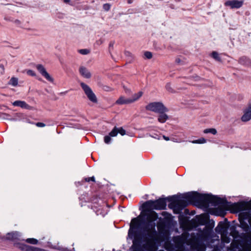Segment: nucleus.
Segmentation results:
<instances>
[{"label": "nucleus", "instance_id": "nucleus-49", "mask_svg": "<svg viewBox=\"0 0 251 251\" xmlns=\"http://www.w3.org/2000/svg\"><path fill=\"white\" fill-rule=\"evenodd\" d=\"M147 135H149V136L155 139L156 138V134L154 133L153 135V134H151V133H149L147 134Z\"/></svg>", "mask_w": 251, "mask_h": 251}, {"label": "nucleus", "instance_id": "nucleus-47", "mask_svg": "<svg viewBox=\"0 0 251 251\" xmlns=\"http://www.w3.org/2000/svg\"><path fill=\"white\" fill-rule=\"evenodd\" d=\"M16 25H19L21 24V21L19 20H13V22Z\"/></svg>", "mask_w": 251, "mask_h": 251}, {"label": "nucleus", "instance_id": "nucleus-18", "mask_svg": "<svg viewBox=\"0 0 251 251\" xmlns=\"http://www.w3.org/2000/svg\"><path fill=\"white\" fill-rule=\"evenodd\" d=\"M12 105L14 106L19 107L22 109H25L27 110H30L31 106L26 103L25 101L22 100H16L12 102Z\"/></svg>", "mask_w": 251, "mask_h": 251}, {"label": "nucleus", "instance_id": "nucleus-5", "mask_svg": "<svg viewBox=\"0 0 251 251\" xmlns=\"http://www.w3.org/2000/svg\"><path fill=\"white\" fill-rule=\"evenodd\" d=\"M230 247L231 251H251V237L246 236L241 240H234Z\"/></svg>", "mask_w": 251, "mask_h": 251}, {"label": "nucleus", "instance_id": "nucleus-57", "mask_svg": "<svg viewBox=\"0 0 251 251\" xmlns=\"http://www.w3.org/2000/svg\"><path fill=\"white\" fill-rule=\"evenodd\" d=\"M163 138L166 141H169L170 140L169 137L165 136V135L163 136Z\"/></svg>", "mask_w": 251, "mask_h": 251}, {"label": "nucleus", "instance_id": "nucleus-60", "mask_svg": "<svg viewBox=\"0 0 251 251\" xmlns=\"http://www.w3.org/2000/svg\"><path fill=\"white\" fill-rule=\"evenodd\" d=\"M63 1L65 3H68V2H70V0H63Z\"/></svg>", "mask_w": 251, "mask_h": 251}, {"label": "nucleus", "instance_id": "nucleus-12", "mask_svg": "<svg viewBox=\"0 0 251 251\" xmlns=\"http://www.w3.org/2000/svg\"><path fill=\"white\" fill-rule=\"evenodd\" d=\"M191 247L196 251H205L206 246L204 243H201L196 240L191 239L190 241Z\"/></svg>", "mask_w": 251, "mask_h": 251}, {"label": "nucleus", "instance_id": "nucleus-11", "mask_svg": "<svg viewBox=\"0 0 251 251\" xmlns=\"http://www.w3.org/2000/svg\"><path fill=\"white\" fill-rule=\"evenodd\" d=\"M23 117V115L21 113H17L13 115H11L5 113L0 112V118L3 120L18 121L20 120Z\"/></svg>", "mask_w": 251, "mask_h": 251}, {"label": "nucleus", "instance_id": "nucleus-30", "mask_svg": "<svg viewBox=\"0 0 251 251\" xmlns=\"http://www.w3.org/2000/svg\"><path fill=\"white\" fill-rule=\"evenodd\" d=\"M211 56L216 61H221V58L217 52L215 51H213L211 53Z\"/></svg>", "mask_w": 251, "mask_h": 251}, {"label": "nucleus", "instance_id": "nucleus-48", "mask_svg": "<svg viewBox=\"0 0 251 251\" xmlns=\"http://www.w3.org/2000/svg\"><path fill=\"white\" fill-rule=\"evenodd\" d=\"M114 44V41H111L109 44V48H113Z\"/></svg>", "mask_w": 251, "mask_h": 251}, {"label": "nucleus", "instance_id": "nucleus-17", "mask_svg": "<svg viewBox=\"0 0 251 251\" xmlns=\"http://www.w3.org/2000/svg\"><path fill=\"white\" fill-rule=\"evenodd\" d=\"M118 133H120L121 135L124 136L126 134V131L122 127L118 128L115 126L111 132H109V135L112 137H115Z\"/></svg>", "mask_w": 251, "mask_h": 251}, {"label": "nucleus", "instance_id": "nucleus-53", "mask_svg": "<svg viewBox=\"0 0 251 251\" xmlns=\"http://www.w3.org/2000/svg\"><path fill=\"white\" fill-rule=\"evenodd\" d=\"M224 242L226 243H229L230 242V239L228 237H226L225 240H224Z\"/></svg>", "mask_w": 251, "mask_h": 251}, {"label": "nucleus", "instance_id": "nucleus-50", "mask_svg": "<svg viewBox=\"0 0 251 251\" xmlns=\"http://www.w3.org/2000/svg\"><path fill=\"white\" fill-rule=\"evenodd\" d=\"M176 62L177 64H182L181 63V59H180V58H176Z\"/></svg>", "mask_w": 251, "mask_h": 251}, {"label": "nucleus", "instance_id": "nucleus-14", "mask_svg": "<svg viewBox=\"0 0 251 251\" xmlns=\"http://www.w3.org/2000/svg\"><path fill=\"white\" fill-rule=\"evenodd\" d=\"M243 0H228L225 2L226 6H229L231 9L239 8L243 5Z\"/></svg>", "mask_w": 251, "mask_h": 251}, {"label": "nucleus", "instance_id": "nucleus-41", "mask_svg": "<svg viewBox=\"0 0 251 251\" xmlns=\"http://www.w3.org/2000/svg\"><path fill=\"white\" fill-rule=\"evenodd\" d=\"M84 179L86 182H89L90 181L95 182V178L94 176L90 177H86L84 178Z\"/></svg>", "mask_w": 251, "mask_h": 251}, {"label": "nucleus", "instance_id": "nucleus-23", "mask_svg": "<svg viewBox=\"0 0 251 251\" xmlns=\"http://www.w3.org/2000/svg\"><path fill=\"white\" fill-rule=\"evenodd\" d=\"M199 226L198 219L196 216L195 218L192 219L191 220H189V224L187 226V227L191 229L196 228Z\"/></svg>", "mask_w": 251, "mask_h": 251}, {"label": "nucleus", "instance_id": "nucleus-37", "mask_svg": "<svg viewBox=\"0 0 251 251\" xmlns=\"http://www.w3.org/2000/svg\"><path fill=\"white\" fill-rule=\"evenodd\" d=\"M26 74L28 75L32 76H36V74L35 72L32 70H28L26 71Z\"/></svg>", "mask_w": 251, "mask_h": 251}, {"label": "nucleus", "instance_id": "nucleus-36", "mask_svg": "<svg viewBox=\"0 0 251 251\" xmlns=\"http://www.w3.org/2000/svg\"><path fill=\"white\" fill-rule=\"evenodd\" d=\"M79 53L83 55H86L90 52L88 49H81L78 50Z\"/></svg>", "mask_w": 251, "mask_h": 251}, {"label": "nucleus", "instance_id": "nucleus-42", "mask_svg": "<svg viewBox=\"0 0 251 251\" xmlns=\"http://www.w3.org/2000/svg\"><path fill=\"white\" fill-rule=\"evenodd\" d=\"M166 88L167 89V90L170 92H173V89L170 86V84H167V85H166Z\"/></svg>", "mask_w": 251, "mask_h": 251}, {"label": "nucleus", "instance_id": "nucleus-52", "mask_svg": "<svg viewBox=\"0 0 251 251\" xmlns=\"http://www.w3.org/2000/svg\"><path fill=\"white\" fill-rule=\"evenodd\" d=\"M184 213L185 215H188L189 214V211L188 209H185L184 210Z\"/></svg>", "mask_w": 251, "mask_h": 251}, {"label": "nucleus", "instance_id": "nucleus-6", "mask_svg": "<svg viewBox=\"0 0 251 251\" xmlns=\"http://www.w3.org/2000/svg\"><path fill=\"white\" fill-rule=\"evenodd\" d=\"M195 232H192L189 234L188 232H185L181 236H176L174 238L175 245L171 244L169 248H179L185 247V243L191 246L190 241L193 237V234Z\"/></svg>", "mask_w": 251, "mask_h": 251}, {"label": "nucleus", "instance_id": "nucleus-3", "mask_svg": "<svg viewBox=\"0 0 251 251\" xmlns=\"http://www.w3.org/2000/svg\"><path fill=\"white\" fill-rule=\"evenodd\" d=\"M214 221L213 220L207 219L206 226L201 230V228L197 229L198 232L193 234L192 239L204 243L211 237L212 229L214 226Z\"/></svg>", "mask_w": 251, "mask_h": 251}, {"label": "nucleus", "instance_id": "nucleus-39", "mask_svg": "<svg viewBox=\"0 0 251 251\" xmlns=\"http://www.w3.org/2000/svg\"><path fill=\"white\" fill-rule=\"evenodd\" d=\"M158 110H167L162 103L158 102Z\"/></svg>", "mask_w": 251, "mask_h": 251}, {"label": "nucleus", "instance_id": "nucleus-7", "mask_svg": "<svg viewBox=\"0 0 251 251\" xmlns=\"http://www.w3.org/2000/svg\"><path fill=\"white\" fill-rule=\"evenodd\" d=\"M143 95V92L139 91L135 93L131 98H126L124 96H121L115 102V104L118 105L128 104L138 100Z\"/></svg>", "mask_w": 251, "mask_h": 251}, {"label": "nucleus", "instance_id": "nucleus-21", "mask_svg": "<svg viewBox=\"0 0 251 251\" xmlns=\"http://www.w3.org/2000/svg\"><path fill=\"white\" fill-rule=\"evenodd\" d=\"M167 201H168L167 197L158 199V210L166 209Z\"/></svg>", "mask_w": 251, "mask_h": 251}, {"label": "nucleus", "instance_id": "nucleus-40", "mask_svg": "<svg viewBox=\"0 0 251 251\" xmlns=\"http://www.w3.org/2000/svg\"><path fill=\"white\" fill-rule=\"evenodd\" d=\"M123 88H124V91H125V93L126 94H128V95L131 94L132 92H131V90L130 89L128 88L127 87L125 86H124Z\"/></svg>", "mask_w": 251, "mask_h": 251}, {"label": "nucleus", "instance_id": "nucleus-58", "mask_svg": "<svg viewBox=\"0 0 251 251\" xmlns=\"http://www.w3.org/2000/svg\"><path fill=\"white\" fill-rule=\"evenodd\" d=\"M98 200V199L97 198H94L92 200V201H93V202H97V201Z\"/></svg>", "mask_w": 251, "mask_h": 251}, {"label": "nucleus", "instance_id": "nucleus-55", "mask_svg": "<svg viewBox=\"0 0 251 251\" xmlns=\"http://www.w3.org/2000/svg\"><path fill=\"white\" fill-rule=\"evenodd\" d=\"M90 8V6H89V5H85L84 7V10H88Z\"/></svg>", "mask_w": 251, "mask_h": 251}, {"label": "nucleus", "instance_id": "nucleus-34", "mask_svg": "<svg viewBox=\"0 0 251 251\" xmlns=\"http://www.w3.org/2000/svg\"><path fill=\"white\" fill-rule=\"evenodd\" d=\"M111 4L108 3H104L103 5V10L105 11H108L110 8H111Z\"/></svg>", "mask_w": 251, "mask_h": 251}, {"label": "nucleus", "instance_id": "nucleus-43", "mask_svg": "<svg viewBox=\"0 0 251 251\" xmlns=\"http://www.w3.org/2000/svg\"><path fill=\"white\" fill-rule=\"evenodd\" d=\"M36 125L38 127H44L46 126L44 123L41 122H38L36 123Z\"/></svg>", "mask_w": 251, "mask_h": 251}, {"label": "nucleus", "instance_id": "nucleus-56", "mask_svg": "<svg viewBox=\"0 0 251 251\" xmlns=\"http://www.w3.org/2000/svg\"><path fill=\"white\" fill-rule=\"evenodd\" d=\"M125 54L127 56H131V53L129 51H126Z\"/></svg>", "mask_w": 251, "mask_h": 251}, {"label": "nucleus", "instance_id": "nucleus-61", "mask_svg": "<svg viewBox=\"0 0 251 251\" xmlns=\"http://www.w3.org/2000/svg\"><path fill=\"white\" fill-rule=\"evenodd\" d=\"M63 251H72L71 250H69L67 248H65L63 250Z\"/></svg>", "mask_w": 251, "mask_h": 251}, {"label": "nucleus", "instance_id": "nucleus-26", "mask_svg": "<svg viewBox=\"0 0 251 251\" xmlns=\"http://www.w3.org/2000/svg\"><path fill=\"white\" fill-rule=\"evenodd\" d=\"M240 226L243 228L244 231H247L249 229V226L248 223L244 221V220H240Z\"/></svg>", "mask_w": 251, "mask_h": 251}, {"label": "nucleus", "instance_id": "nucleus-28", "mask_svg": "<svg viewBox=\"0 0 251 251\" xmlns=\"http://www.w3.org/2000/svg\"><path fill=\"white\" fill-rule=\"evenodd\" d=\"M18 84V79L17 77H12L8 82V84L13 86H16Z\"/></svg>", "mask_w": 251, "mask_h": 251}, {"label": "nucleus", "instance_id": "nucleus-33", "mask_svg": "<svg viewBox=\"0 0 251 251\" xmlns=\"http://www.w3.org/2000/svg\"><path fill=\"white\" fill-rule=\"evenodd\" d=\"M206 141V139L203 138H201L198 140H194L193 141V143H197V144H203L205 143Z\"/></svg>", "mask_w": 251, "mask_h": 251}, {"label": "nucleus", "instance_id": "nucleus-1", "mask_svg": "<svg viewBox=\"0 0 251 251\" xmlns=\"http://www.w3.org/2000/svg\"><path fill=\"white\" fill-rule=\"evenodd\" d=\"M182 198L187 201L188 205L201 204L205 207H208L210 203L215 206L221 205L224 207L231 209L234 213L247 210L251 206V200L249 202L241 201L231 203L228 202L226 198L223 199L210 194H201L196 191L185 193L183 195Z\"/></svg>", "mask_w": 251, "mask_h": 251}, {"label": "nucleus", "instance_id": "nucleus-9", "mask_svg": "<svg viewBox=\"0 0 251 251\" xmlns=\"http://www.w3.org/2000/svg\"><path fill=\"white\" fill-rule=\"evenodd\" d=\"M14 245L22 251H46L44 249L31 246L20 242L15 243Z\"/></svg>", "mask_w": 251, "mask_h": 251}, {"label": "nucleus", "instance_id": "nucleus-22", "mask_svg": "<svg viewBox=\"0 0 251 251\" xmlns=\"http://www.w3.org/2000/svg\"><path fill=\"white\" fill-rule=\"evenodd\" d=\"M158 121L161 123H164L168 118L164 111H158Z\"/></svg>", "mask_w": 251, "mask_h": 251}, {"label": "nucleus", "instance_id": "nucleus-45", "mask_svg": "<svg viewBox=\"0 0 251 251\" xmlns=\"http://www.w3.org/2000/svg\"><path fill=\"white\" fill-rule=\"evenodd\" d=\"M231 233L233 237L237 236L239 235V232L236 230V231L231 232Z\"/></svg>", "mask_w": 251, "mask_h": 251}, {"label": "nucleus", "instance_id": "nucleus-38", "mask_svg": "<svg viewBox=\"0 0 251 251\" xmlns=\"http://www.w3.org/2000/svg\"><path fill=\"white\" fill-rule=\"evenodd\" d=\"M144 55L145 57L148 59H151L152 56V53L148 51H146L145 52Z\"/></svg>", "mask_w": 251, "mask_h": 251}, {"label": "nucleus", "instance_id": "nucleus-44", "mask_svg": "<svg viewBox=\"0 0 251 251\" xmlns=\"http://www.w3.org/2000/svg\"><path fill=\"white\" fill-rule=\"evenodd\" d=\"M4 19L5 20V21H9V22H13V18H12V17H4Z\"/></svg>", "mask_w": 251, "mask_h": 251}, {"label": "nucleus", "instance_id": "nucleus-25", "mask_svg": "<svg viewBox=\"0 0 251 251\" xmlns=\"http://www.w3.org/2000/svg\"><path fill=\"white\" fill-rule=\"evenodd\" d=\"M251 119V111H246L241 117L242 122H246Z\"/></svg>", "mask_w": 251, "mask_h": 251}, {"label": "nucleus", "instance_id": "nucleus-63", "mask_svg": "<svg viewBox=\"0 0 251 251\" xmlns=\"http://www.w3.org/2000/svg\"><path fill=\"white\" fill-rule=\"evenodd\" d=\"M105 87H106L105 89V90H106L107 89L109 88V87L108 86H105Z\"/></svg>", "mask_w": 251, "mask_h": 251}, {"label": "nucleus", "instance_id": "nucleus-4", "mask_svg": "<svg viewBox=\"0 0 251 251\" xmlns=\"http://www.w3.org/2000/svg\"><path fill=\"white\" fill-rule=\"evenodd\" d=\"M168 201L170 202L168 207L173 209L175 214L181 213V210L188 205V202L182 197L180 198L176 195L167 197Z\"/></svg>", "mask_w": 251, "mask_h": 251}, {"label": "nucleus", "instance_id": "nucleus-54", "mask_svg": "<svg viewBox=\"0 0 251 251\" xmlns=\"http://www.w3.org/2000/svg\"><path fill=\"white\" fill-rule=\"evenodd\" d=\"M0 239L2 240H5V236H2L1 234V233H0Z\"/></svg>", "mask_w": 251, "mask_h": 251}, {"label": "nucleus", "instance_id": "nucleus-35", "mask_svg": "<svg viewBox=\"0 0 251 251\" xmlns=\"http://www.w3.org/2000/svg\"><path fill=\"white\" fill-rule=\"evenodd\" d=\"M111 136L109 135H106L104 137V141L105 143L108 144L110 143L111 141Z\"/></svg>", "mask_w": 251, "mask_h": 251}, {"label": "nucleus", "instance_id": "nucleus-51", "mask_svg": "<svg viewBox=\"0 0 251 251\" xmlns=\"http://www.w3.org/2000/svg\"><path fill=\"white\" fill-rule=\"evenodd\" d=\"M245 110H251V102L248 104V107Z\"/></svg>", "mask_w": 251, "mask_h": 251}, {"label": "nucleus", "instance_id": "nucleus-13", "mask_svg": "<svg viewBox=\"0 0 251 251\" xmlns=\"http://www.w3.org/2000/svg\"><path fill=\"white\" fill-rule=\"evenodd\" d=\"M36 68L40 74L47 80L51 82L53 81V78L50 76L43 65L37 64L36 65Z\"/></svg>", "mask_w": 251, "mask_h": 251}, {"label": "nucleus", "instance_id": "nucleus-46", "mask_svg": "<svg viewBox=\"0 0 251 251\" xmlns=\"http://www.w3.org/2000/svg\"><path fill=\"white\" fill-rule=\"evenodd\" d=\"M230 230L231 232L236 231V227L235 226H231L229 227Z\"/></svg>", "mask_w": 251, "mask_h": 251}, {"label": "nucleus", "instance_id": "nucleus-24", "mask_svg": "<svg viewBox=\"0 0 251 251\" xmlns=\"http://www.w3.org/2000/svg\"><path fill=\"white\" fill-rule=\"evenodd\" d=\"M196 218L198 219L199 225L206 226L207 221V218L206 216L203 215L196 216Z\"/></svg>", "mask_w": 251, "mask_h": 251}, {"label": "nucleus", "instance_id": "nucleus-27", "mask_svg": "<svg viewBox=\"0 0 251 251\" xmlns=\"http://www.w3.org/2000/svg\"><path fill=\"white\" fill-rule=\"evenodd\" d=\"M146 110H157V102L149 103L146 106Z\"/></svg>", "mask_w": 251, "mask_h": 251}, {"label": "nucleus", "instance_id": "nucleus-59", "mask_svg": "<svg viewBox=\"0 0 251 251\" xmlns=\"http://www.w3.org/2000/svg\"><path fill=\"white\" fill-rule=\"evenodd\" d=\"M133 0H127V3L128 4H131L133 2Z\"/></svg>", "mask_w": 251, "mask_h": 251}, {"label": "nucleus", "instance_id": "nucleus-10", "mask_svg": "<svg viewBox=\"0 0 251 251\" xmlns=\"http://www.w3.org/2000/svg\"><path fill=\"white\" fill-rule=\"evenodd\" d=\"M230 225L227 219L225 218L223 221L219 223L217 226L215 228L216 232L220 234H224L227 232Z\"/></svg>", "mask_w": 251, "mask_h": 251}, {"label": "nucleus", "instance_id": "nucleus-64", "mask_svg": "<svg viewBox=\"0 0 251 251\" xmlns=\"http://www.w3.org/2000/svg\"><path fill=\"white\" fill-rule=\"evenodd\" d=\"M167 251H172V250H170V248L167 249Z\"/></svg>", "mask_w": 251, "mask_h": 251}, {"label": "nucleus", "instance_id": "nucleus-8", "mask_svg": "<svg viewBox=\"0 0 251 251\" xmlns=\"http://www.w3.org/2000/svg\"><path fill=\"white\" fill-rule=\"evenodd\" d=\"M80 85L88 99L91 101L96 103L97 102V99L91 88L88 85L82 82H80Z\"/></svg>", "mask_w": 251, "mask_h": 251}, {"label": "nucleus", "instance_id": "nucleus-29", "mask_svg": "<svg viewBox=\"0 0 251 251\" xmlns=\"http://www.w3.org/2000/svg\"><path fill=\"white\" fill-rule=\"evenodd\" d=\"M25 242L32 245H37L38 243V240L35 238H27Z\"/></svg>", "mask_w": 251, "mask_h": 251}, {"label": "nucleus", "instance_id": "nucleus-19", "mask_svg": "<svg viewBox=\"0 0 251 251\" xmlns=\"http://www.w3.org/2000/svg\"><path fill=\"white\" fill-rule=\"evenodd\" d=\"M238 63L245 67H251V59L246 56H243L238 59Z\"/></svg>", "mask_w": 251, "mask_h": 251}, {"label": "nucleus", "instance_id": "nucleus-31", "mask_svg": "<svg viewBox=\"0 0 251 251\" xmlns=\"http://www.w3.org/2000/svg\"><path fill=\"white\" fill-rule=\"evenodd\" d=\"M203 132L205 134L210 133L215 135L217 133V130L215 128H207L204 130Z\"/></svg>", "mask_w": 251, "mask_h": 251}, {"label": "nucleus", "instance_id": "nucleus-62", "mask_svg": "<svg viewBox=\"0 0 251 251\" xmlns=\"http://www.w3.org/2000/svg\"><path fill=\"white\" fill-rule=\"evenodd\" d=\"M0 67L4 69V66L3 65H0Z\"/></svg>", "mask_w": 251, "mask_h": 251}, {"label": "nucleus", "instance_id": "nucleus-32", "mask_svg": "<svg viewBox=\"0 0 251 251\" xmlns=\"http://www.w3.org/2000/svg\"><path fill=\"white\" fill-rule=\"evenodd\" d=\"M172 251H187L185 247H179V248H170Z\"/></svg>", "mask_w": 251, "mask_h": 251}, {"label": "nucleus", "instance_id": "nucleus-15", "mask_svg": "<svg viewBox=\"0 0 251 251\" xmlns=\"http://www.w3.org/2000/svg\"><path fill=\"white\" fill-rule=\"evenodd\" d=\"M20 233L18 231L8 232L5 236V240L15 241L19 239Z\"/></svg>", "mask_w": 251, "mask_h": 251}, {"label": "nucleus", "instance_id": "nucleus-20", "mask_svg": "<svg viewBox=\"0 0 251 251\" xmlns=\"http://www.w3.org/2000/svg\"><path fill=\"white\" fill-rule=\"evenodd\" d=\"M79 72L83 77L86 78H90L91 77V73L84 66H81L79 68Z\"/></svg>", "mask_w": 251, "mask_h": 251}, {"label": "nucleus", "instance_id": "nucleus-16", "mask_svg": "<svg viewBox=\"0 0 251 251\" xmlns=\"http://www.w3.org/2000/svg\"><path fill=\"white\" fill-rule=\"evenodd\" d=\"M178 221L180 225L182 227H187L189 224V217L184 216L182 213L179 214Z\"/></svg>", "mask_w": 251, "mask_h": 251}, {"label": "nucleus", "instance_id": "nucleus-2", "mask_svg": "<svg viewBox=\"0 0 251 251\" xmlns=\"http://www.w3.org/2000/svg\"><path fill=\"white\" fill-rule=\"evenodd\" d=\"M158 216V246L161 241V234L167 235L169 229L173 225V218L172 215L166 211H163Z\"/></svg>", "mask_w": 251, "mask_h": 251}]
</instances>
